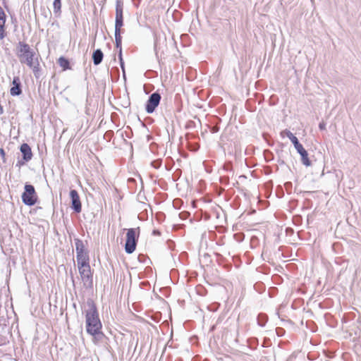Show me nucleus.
<instances>
[{"mask_svg":"<svg viewBox=\"0 0 361 361\" xmlns=\"http://www.w3.org/2000/svg\"><path fill=\"white\" fill-rule=\"evenodd\" d=\"M116 48L118 49H122V37L121 32H114Z\"/></svg>","mask_w":361,"mask_h":361,"instance_id":"obj_19","label":"nucleus"},{"mask_svg":"<svg viewBox=\"0 0 361 361\" xmlns=\"http://www.w3.org/2000/svg\"><path fill=\"white\" fill-rule=\"evenodd\" d=\"M140 235V228L127 229L125 251L128 254H132L136 249V245Z\"/></svg>","mask_w":361,"mask_h":361,"instance_id":"obj_3","label":"nucleus"},{"mask_svg":"<svg viewBox=\"0 0 361 361\" xmlns=\"http://www.w3.org/2000/svg\"><path fill=\"white\" fill-rule=\"evenodd\" d=\"M26 161H25L23 159V160H18L17 164H16V166H23V164H25Z\"/></svg>","mask_w":361,"mask_h":361,"instance_id":"obj_29","label":"nucleus"},{"mask_svg":"<svg viewBox=\"0 0 361 361\" xmlns=\"http://www.w3.org/2000/svg\"><path fill=\"white\" fill-rule=\"evenodd\" d=\"M79 273L81 279L85 284L92 283V275L90 265L80 266L78 267Z\"/></svg>","mask_w":361,"mask_h":361,"instance_id":"obj_8","label":"nucleus"},{"mask_svg":"<svg viewBox=\"0 0 361 361\" xmlns=\"http://www.w3.org/2000/svg\"><path fill=\"white\" fill-rule=\"evenodd\" d=\"M161 163H162V161L161 159H156L153 161H152L151 163V165L154 168V169H159L161 166Z\"/></svg>","mask_w":361,"mask_h":361,"instance_id":"obj_22","label":"nucleus"},{"mask_svg":"<svg viewBox=\"0 0 361 361\" xmlns=\"http://www.w3.org/2000/svg\"><path fill=\"white\" fill-rule=\"evenodd\" d=\"M210 131L212 133H216L219 131V127L218 126L210 127Z\"/></svg>","mask_w":361,"mask_h":361,"instance_id":"obj_25","label":"nucleus"},{"mask_svg":"<svg viewBox=\"0 0 361 361\" xmlns=\"http://www.w3.org/2000/svg\"><path fill=\"white\" fill-rule=\"evenodd\" d=\"M76 258H77V262H78V267L80 266L90 265V264H89L90 257H89L87 252L78 254L76 255Z\"/></svg>","mask_w":361,"mask_h":361,"instance_id":"obj_12","label":"nucleus"},{"mask_svg":"<svg viewBox=\"0 0 361 361\" xmlns=\"http://www.w3.org/2000/svg\"><path fill=\"white\" fill-rule=\"evenodd\" d=\"M118 59H119V61H122L123 60L122 49H119V51H118Z\"/></svg>","mask_w":361,"mask_h":361,"instance_id":"obj_30","label":"nucleus"},{"mask_svg":"<svg viewBox=\"0 0 361 361\" xmlns=\"http://www.w3.org/2000/svg\"><path fill=\"white\" fill-rule=\"evenodd\" d=\"M75 251H76L77 255L87 252L85 250V245H84V243L82 240L75 238Z\"/></svg>","mask_w":361,"mask_h":361,"instance_id":"obj_14","label":"nucleus"},{"mask_svg":"<svg viewBox=\"0 0 361 361\" xmlns=\"http://www.w3.org/2000/svg\"><path fill=\"white\" fill-rule=\"evenodd\" d=\"M104 54L100 49H97L93 51L92 60L95 66L99 65L103 60Z\"/></svg>","mask_w":361,"mask_h":361,"instance_id":"obj_13","label":"nucleus"},{"mask_svg":"<svg viewBox=\"0 0 361 361\" xmlns=\"http://www.w3.org/2000/svg\"><path fill=\"white\" fill-rule=\"evenodd\" d=\"M54 12L57 13L61 11V0H54L53 2Z\"/></svg>","mask_w":361,"mask_h":361,"instance_id":"obj_20","label":"nucleus"},{"mask_svg":"<svg viewBox=\"0 0 361 361\" xmlns=\"http://www.w3.org/2000/svg\"><path fill=\"white\" fill-rule=\"evenodd\" d=\"M224 169L226 171H231L232 170V166L231 164H226L224 166Z\"/></svg>","mask_w":361,"mask_h":361,"instance_id":"obj_27","label":"nucleus"},{"mask_svg":"<svg viewBox=\"0 0 361 361\" xmlns=\"http://www.w3.org/2000/svg\"><path fill=\"white\" fill-rule=\"evenodd\" d=\"M123 2L121 0H117L116 4L115 32H122L121 27L123 25Z\"/></svg>","mask_w":361,"mask_h":361,"instance_id":"obj_5","label":"nucleus"},{"mask_svg":"<svg viewBox=\"0 0 361 361\" xmlns=\"http://www.w3.org/2000/svg\"><path fill=\"white\" fill-rule=\"evenodd\" d=\"M28 67L32 69L35 77L37 79L39 78V77L41 76V74H40L41 70L39 68V63L37 59H36L35 62L32 61V66H28Z\"/></svg>","mask_w":361,"mask_h":361,"instance_id":"obj_16","label":"nucleus"},{"mask_svg":"<svg viewBox=\"0 0 361 361\" xmlns=\"http://www.w3.org/2000/svg\"><path fill=\"white\" fill-rule=\"evenodd\" d=\"M58 63L63 71L71 69L70 62L68 59L65 58L64 56L59 57V59H58Z\"/></svg>","mask_w":361,"mask_h":361,"instance_id":"obj_17","label":"nucleus"},{"mask_svg":"<svg viewBox=\"0 0 361 361\" xmlns=\"http://www.w3.org/2000/svg\"><path fill=\"white\" fill-rule=\"evenodd\" d=\"M0 154L3 157L5 155L4 150L2 148L0 149Z\"/></svg>","mask_w":361,"mask_h":361,"instance_id":"obj_31","label":"nucleus"},{"mask_svg":"<svg viewBox=\"0 0 361 361\" xmlns=\"http://www.w3.org/2000/svg\"><path fill=\"white\" fill-rule=\"evenodd\" d=\"M16 55L22 64L25 63L27 66H32L35 53L28 44L19 42L16 47Z\"/></svg>","mask_w":361,"mask_h":361,"instance_id":"obj_2","label":"nucleus"},{"mask_svg":"<svg viewBox=\"0 0 361 361\" xmlns=\"http://www.w3.org/2000/svg\"><path fill=\"white\" fill-rule=\"evenodd\" d=\"M188 216H189V213L187 212H180L179 214L180 218L182 219H187Z\"/></svg>","mask_w":361,"mask_h":361,"instance_id":"obj_24","label":"nucleus"},{"mask_svg":"<svg viewBox=\"0 0 361 361\" xmlns=\"http://www.w3.org/2000/svg\"><path fill=\"white\" fill-rule=\"evenodd\" d=\"M279 331H283V329H281V328H277V329H276V332H277V334H278L279 336H280V335H279Z\"/></svg>","mask_w":361,"mask_h":361,"instance_id":"obj_32","label":"nucleus"},{"mask_svg":"<svg viewBox=\"0 0 361 361\" xmlns=\"http://www.w3.org/2000/svg\"><path fill=\"white\" fill-rule=\"evenodd\" d=\"M319 128L321 130H324L326 129V123L324 121L320 122L319 124Z\"/></svg>","mask_w":361,"mask_h":361,"instance_id":"obj_26","label":"nucleus"},{"mask_svg":"<svg viewBox=\"0 0 361 361\" xmlns=\"http://www.w3.org/2000/svg\"><path fill=\"white\" fill-rule=\"evenodd\" d=\"M161 97L158 92H154L148 98L145 104V111L148 114H152L159 106Z\"/></svg>","mask_w":361,"mask_h":361,"instance_id":"obj_6","label":"nucleus"},{"mask_svg":"<svg viewBox=\"0 0 361 361\" xmlns=\"http://www.w3.org/2000/svg\"><path fill=\"white\" fill-rule=\"evenodd\" d=\"M22 202L27 206H33L37 202V195L35 187L28 183H25L24 186V192L21 195Z\"/></svg>","mask_w":361,"mask_h":361,"instance_id":"obj_4","label":"nucleus"},{"mask_svg":"<svg viewBox=\"0 0 361 361\" xmlns=\"http://www.w3.org/2000/svg\"><path fill=\"white\" fill-rule=\"evenodd\" d=\"M20 152L23 155V159L25 161H29L32 158V152L31 147L30 145L27 143H23L20 147Z\"/></svg>","mask_w":361,"mask_h":361,"instance_id":"obj_11","label":"nucleus"},{"mask_svg":"<svg viewBox=\"0 0 361 361\" xmlns=\"http://www.w3.org/2000/svg\"><path fill=\"white\" fill-rule=\"evenodd\" d=\"M120 66L122 68V71L123 72V75L125 76V70H124V61L123 59L122 61H119Z\"/></svg>","mask_w":361,"mask_h":361,"instance_id":"obj_28","label":"nucleus"},{"mask_svg":"<svg viewBox=\"0 0 361 361\" xmlns=\"http://www.w3.org/2000/svg\"><path fill=\"white\" fill-rule=\"evenodd\" d=\"M281 134L282 136L286 135V137H288L293 144L294 147L300 142L298 139L288 130H285L282 131Z\"/></svg>","mask_w":361,"mask_h":361,"instance_id":"obj_15","label":"nucleus"},{"mask_svg":"<svg viewBox=\"0 0 361 361\" xmlns=\"http://www.w3.org/2000/svg\"><path fill=\"white\" fill-rule=\"evenodd\" d=\"M70 198L71 201V209L76 213H80L82 209V204L78 192L76 190H70Z\"/></svg>","mask_w":361,"mask_h":361,"instance_id":"obj_7","label":"nucleus"},{"mask_svg":"<svg viewBox=\"0 0 361 361\" xmlns=\"http://www.w3.org/2000/svg\"><path fill=\"white\" fill-rule=\"evenodd\" d=\"M5 23H0V39H3L6 37Z\"/></svg>","mask_w":361,"mask_h":361,"instance_id":"obj_21","label":"nucleus"},{"mask_svg":"<svg viewBox=\"0 0 361 361\" xmlns=\"http://www.w3.org/2000/svg\"><path fill=\"white\" fill-rule=\"evenodd\" d=\"M10 93L12 96H19L22 94L21 82L19 77L13 78Z\"/></svg>","mask_w":361,"mask_h":361,"instance_id":"obj_10","label":"nucleus"},{"mask_svg":"<svg viewBox=\"0 0 361 361\" xmlns=\"http://www.w3.org/2000/svg\"><path fill=\"white\" fill-rule=\"evenodd\" d=\"M295 148L301 157L302 163L305 166H310L311 165V161L308 157V153L307 150L303 147L302 145L299 142L295 146Z\"/></svg>","mask_w":361,"mask_h":361,"instance_id":"obj_9","label":"nucleus"},{"mask_svg":"<svg viewBox=\"0 0 361 361\" xmlns=\"http://www.w3.org/2000/svg\"><path fill=\"white\" fill-rule=\"evenodd\" d=\"M257 320L258 325L263 327L268 321V316L266 314L259 313L257 315Z\"/></svg>","mask_w":361,"mask_h":361,"instance_id":"obj_18","label":"nucleus"},{"mask_svg":"<svg viewBox=\"0 0 361 361\" xmlns=\"http://www.w3.org/2000/svg\"><path fill=\"white\" fill-rule=\"evenodd\" d=\"M87 305L89 308L85 312L86 331L94 338H101L104 334L102 332V324L97 307L92 301H88Z\"/></svg>","mask_w":361,"mask_h":361,"instance_id":"obj_1","label":"nucleus"},{"mask_svg":"<svg viewBox=\"0 0 361 361\" xmlns=\"http://www.w3.org/2000/svg\"><path fill=\"white\" fill-rule=\"evenodd\" d=\"M6 23V14L3 8L0 6V23Z\"/></svg>","mask_w":361,"mask_h":361,"instance_id":"obj_23","label":"nucleus"}]
</instances>
